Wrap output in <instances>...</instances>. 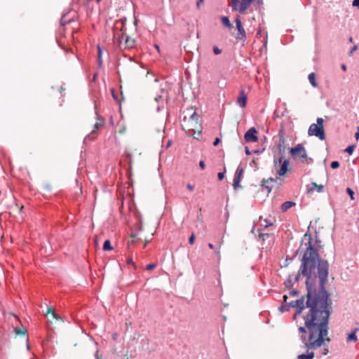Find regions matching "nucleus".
<instances>
[{"label": "nucleus", "mask_w": 359, "mask_h": 359, "mask_svg": "<svg viewBox=\"0 0 359 359\" xmlns=\"http://www.w3.org/2000/svg\"><path fill=\"white\" fill-rule=\"evenodd\" d=\"M358 48L357 45H354L349 51V55H351L354 51H355Z\"/></svg>", "instance_id": "obj_49"}, {"label": "nucleus", "mask_w": 359, "mask_h": 359, "mask_svg": "<svg viewBox=\"0 0 359 359\" xmlns=\"http://www.w3.org/2000/svg\"><path fill=\"white\" fill-rule=\"evenodd\" d=\"M126 21H127V19H126V17H124V18H121V19H119V20H117L116 21V24L119 23V22H121V23L122 24V27H121V32H123V29H124V27H125V26H126Z\"/></svg>", "instance_id": "obj_33"}, {"label": "nucleus", "mask_w": 359, "mask_h": 359, "mask_svg": "<svg viewBox=\"0 0 359 359\" xmlns=\"http://www.w3.org/2000/svg\"><path fill=\"white\" fill-rule=\"evenodd\" d=\"M308 79L309 80V82L311 83V85L313 86V87H317L318 86V83L316 81V74L314 72H311L309 74V76H308Z\"/></svg>", "instance_id": "obj_24"}, {"label": "nucleus", "mask_w": 359, "mask_h": 359, "mask_svg": "<svg viewBox=\"0 0 359 359\" xmlns=\"http://www.w3.org/2000/svg\"><path fill=\"white\" fill-rule=\"evenodd\" d=\"M235 23H236V29L238 30V32L236 35V39L237 41H241L242 42V43L244 44V43L246 41L247 37H246V33H245V29L243 26L241 19L239 18H236L235 19Z\"/></svg>", "instance_id": "obj_9"}, {"label": "nucleus", "mask_w": 359, "mask_h": 359, "mask_svg": "<svg viewBox=\"0 0 359 359\" xmlns=\"http://www.w3.org/2000/svg\"><path fill=\"white\" fill-rule=\"evenodd\" d=\"M341 68L344 72L346 71V69H347V67H346V65L345 64H341Z\"/></svg>", "instance_id": "obj_61"}, {"label": "nucleus", "mask_w": 359, "mask_h": 359, "mask_svg": "<svg viewBox=\"0 0 359 359\" xmlns=\"http://www.w3.org/2000/svg\"><path fill=\"white\" fill-rule=\"evenodd\" d=\"M187 189H188L189 190H190V191H193V190H194V186L193 184H188L187 185Z\"/></svg>", "instance_id": "obj_56"}, {"label": "nucleus", "mask_w": 359, "mask_h": 359, "mask_svg": "<svg viewBox=\"0 0 359 359\" xmlns=\"http://www.w3.org/2000/svg\"><path fill=\"white\" fill-rule=\"evenodd\" d=\"M199 115L196 113V111H194V113L190 116L189 121L195 122L196 124L198 123Z\"/></svg>", "instance_id": "obj_29"}, {"label": "nucleus", "mask_w": 359, "mask_h": 359, "mask_svg": "<svg viewBox=\"0 0 359 359\" xmlns=\"http://www.w3.org/2000/svg\"><path fill=\"white\" fill-rule=\"evenodd\" d=\"M161 99H162V96H161V95H158V96H156V97H155V100H156V102H158V101H159L160 100H161Z\"/></svg>", "instance_id": "obj_64"}, {"label": "nucleus", "mask_w": 359, "mask_h": 359, "mask_svg": "<svg viewBox=\"0 0 359 359\" xmlns=\"http://www.w3.org/2000/svg\"><path fill=\"white\" fill-rule=\"evenodd\" d=\"M295 205H296V203L293 201H285L283 203H282V205L280 206V210L283 212H285L290 208H291L292 207H294Z\"/></svg>", "instance_id": "obj_20"}, {"label": "nucleus", "mask_w": 359, "mask_h": 359, "mask_svg": "<svg viewBox=\"0 0 359 359\" xmlns=\"http://www.w3.org/2000/svg\"><path fill=\"white\" fill-rule=\"evenodd\" d=\"M127 264H131V265H133V266L135 269H136V265H135V262L133 261V259H132L131 258H128V259H127Z\"/></svg>", "instance_id": "obj_47"}, {"label": "nucleus", "mask_w": 359, "mask_h": 359, "mask_svg": "<svg viewBox=\"0 0 359 359\" xmlns=\"http://www.w3.org/2000/svg\"><path fill=\"white\" fill-rule=\"evenodd\" d=\"M250 167L253 168L255 170H258L259 167H258V163L256 162V160L255 159H253L250 163Z\"/></svg>", "instance_id": "obj_37"}, {"label": "nucleus", "mask_w": 359, "mask_h": 359, "mask_svg": "<svg viewBox=\"0 0 359 359\" xmlns=\"http://www.w3.org/2000/svg\"><path fill=\"white\" fill-rule=\"evenodd\" d=\"M221 22L225 27H226L229 29H231L233 27V24L231 22L228 16H222Z\"/></svg>", "instance_id": "obj_21"}, {"label": "nucleus", "mask_w": 359, "mask_h": 359, "mask_svg": "<svg viewBox=\"0 0 359 359\" xmlns=\"http://www.w3.org/2000/svg\"><path fill=\"white\" fill-rule=\"evenodd\" d=\"M292 276V274H289L284 282V285L287 290H290L293 287Z\"/></svg>", "instance_id": "obj_22"}, {"label": "nucleus", "mask_w": 359, "mask_h": 359, "mask_svg": "<svg viewBox=\"0 0 359 359\" xmlns=\"http://www.w3.org/2000/svg\"><path fill=\"white\" fill-rule=\"evenodd\" d=\"M237 3H239V0H231L232 10L236 9Z\"/></svg>", "instance_id": "obj_44"}, {"label": "nucleus", "mask_w": 359, "mask_h": 359, "mask_svg": "<svg viewBox=\"0 0 359 359\" xmlns=\"http://www.w3.org/2000/svg\"><path fill=\"white\" fill-rule=\"evenodd\" d=\"M213 53L215 54V55H219L222 53V50L220 48H219L217 46H213Z\"/></svg>", "instance_id": "obj_43"}, {"label": "nucleus", "mask_w": 359, "mask_h": 359, "mask_svg": "<svg viewBox=\"0 0 359 359\" xmlns=\"http://www.w3.org/2000/svg\"><path fill=\"white\" fill-rule=\"evenodd\" d=\"M332 301L329 303L320 313L313 312L312 318L306 320L304 325L309 332V339H313L316 337L317 332L319 335L325 337L328 334L329 320L332 313Z\"/></svg>", "instance_id": "obj_4"}, {"label": "nucleus", "mask_w": 359, "mask_h": 359, "mask_svg": "<svg viewBox=\"0 0 359 359\" xmlns=\"http://www.w3.org/2000/svg\"><path fill=\"white\" fill-rule=\"evenodd\" d=\"M278 310L282 313H285L288 311V308L287 303H281L280 306L278 307Z\"/></svg>", "instance_id": "obj_32"}, {"label": "nucleus", "mask_w": 359, "mask_h": 359, "mask_svg": "<svg viewBox=\"0 0 359 359\" xmlns=\"http://www.w3.org/2000/svg\"><path fill=\"white\" fill-rule=\"evenodd\" d=\"M355 137L357 140L359 139V127H358V131L355 133Z\"/></svg>", "instance_id": "obj_60"}, {"label": "nucleus", "mask_w": 359, "mask_h": 359, "mask_svg": "<svg viewBox=\"0 0 359 359\" xmlns=\"http://www.w3.org/2000/svg\"><path fill=\"white\" fill-rule=\"evenodd\" d=\"M327 281L328 279L318 277V290H311L309 286L306 294L294 301L297 314H302L306 308L309 309L304 316V322L312 318L313 312L320 313L324 307L332 302L331 293L326 288Z\"/></svg>", "instance_id": "obj_1"}, {"label": "nucleus", "mask_w": 359, "mask_h": 359, "mask_svg": "<svg viewBox=\"0 0 359 359\" xmlns=\"http://www.w3.org/2000/svg\"><path fill=\"white\" fill-rule=\"evenodd\" d=\"M247 101H248V96H247L246 93H245L244 90L242 89L240 91V95L238 97L236 102L241 108H244L246 107Z\"/></svg>", "instance_id": "obj_13"}, {"label": "nucleus", "mask_w": 359, "mask_h": 359, "mask_svg": "<svg viewBox=\"0 0 359 359\" xmlns=\"http://www.w3.org/2000/svg\"><path fill=\"white\" fill-rule=\"evenodd\" d=\"M311 226V222L307 228V231L302 238L298 252H299L300 254H302V256H304L306 253L309 255V252H313L316 265L318 266V277L328 279L330 265L328 261L325 259H323L320 255L319 251L321 248V241L318 236V232L316 229H315V241L314 242L313 241V236L310 231Z\"/></svg>", "instance_id": "obj_2"}, {"label": "nucleus", "mask_w": 359, "mask_h": 359, "mask_svg": "<svg viewBox=\"0 0 359 359\" xmlns=\"http://www.w3.org/2000/svg\"><path fill=\"white\" fill-rule=\"evenodd\" d=\"M111 95H112V97H113L114 100H116V101H118V97L115 94V90L114 88L111 89Z\"/></svg>", "instance_id": "obj_48"}, {"label": "nucleus", "mask_w": 359, "mask_h": 359, "mask_svg": "<svg viewBox=\"0 0 359 359\" xmlns=\"http://www.w3.org/2000/svg\"><path fill=\"white\" fill-rule=\"evenodd\" d=\"M126 34L124 32L121 34L120 36H118V39L117 40V48H118L120 50H122L124 48V43L123 42V40L124 38L126 39Z\"/></svg>", "instance_id": "obj_23"}, {"label": "nucleus", "mask_w": 359, "mask_h": 359, "mask_svg": "<svg viewBox=\"0 0 359 359\" xmlns=\"http://www.w3.org/2000/svg\"><path fill=\"white\" fill-rule=\"evenodd\" d=\"M293 259H294V257H290V258H286V259H285V262H286L285 266H287L290 262H292Z\"/></svg>", "instance_id": "obj_54"}, {"label": "nucleus", "mask_w": 359, "mask_h": 359, "mask_svg": "<svg viewBox=\"0 0 359 359\" xmlns=\"http://www.w3.org/2000/svg\"><path fill=\"white\" fill-rule=\"evenodd\" d=\"M138 22H139V20H138L136 18H135V20H134L133 24H134V25H135L136 27H137Z\"/></svg>", "instance_id": "obj_62"}, {"label": "nucleus", "mask_w": 359, "mask_h": 359, "mask_svg": "<svg viewBox=\"0 0 359 359\" xmlns=\"http://www.w3.org/2000/svg\"><path fill=\"white\" fill-rule=\"evenodd\" d=\"M313 255V252H309V255L306 253L304 256H302L298 272L294 278V282H299L301 276L306 278L305 287L306 291H308L309 286L311 287V290H318V266L316 265Z\"/></svg>", "instance_id": "obj_3"}, {"label": "nucleus", "mask_w": 359, "mask_h": 359, "mask_svg": "<svg viewBox=\"0 0 359 359\" xmlns=\"http://www.w3.org/2000/svg\"><path fill=\"white\" fill-rule=\"evenodd\" d=\"M156 267V264L151 263V264H149L146 265L145 269L148 270V271H150V270L154 269Z\"/></svg>", "instance_id": "obj_38"}, {"label": "nucleus", "mask_w": 359, "mask_h": 359, "mask_svg": "<svg viewBox=\"0 0 359 359\" xmlns=\"http://www.w3.org/2000/svg\"><path fill=\"white\" fill-rule=\"evenodd\" d=\"M325 340L329 341L330 339V338H325L323 336L318 334L317 338L316 337L313 339H309L307 344H306L305 348L308 349H316L323 346Z\"/></svg>", "instance_id": "obj_8"}, {"label": "nucleus", "mask_w": 359, "mask_h": 359, "mask_svg": "<svg viewBox=\"0 0 359 359\" xmlns=\"http://www.w3.org/2000/svg\"><path fill=\"white\" fill-rule=\"evenodd\" d=\"M195 239H196V236L194 233H192L189 238V243L190 245H193L194 243Z\"/></svg>", "instance_id": "obj_41"}, {"label": "nucleus", "mask_w": 359, "mask_h": 359, "mask_svg": "<svg viewBox=\"0 0 359 359\" xmlns=\"http://www.w3.org/2000/svg\"><path fill=\"white\" fill-rule=\"evenodd\" d=\"M340 166V163L338 161H334L331 162L330 167L332 169H337Z\"/></svg>", "instance_id": "obj_36"}, {"label": "nucleus", "mask_w": 359, "mask_h": 359, "mask_svg": "<svg viewBox=\"0 0 359 359\" xmlns=\"http://www.w3.org/2000/svg\"><path fill=\"white\" fill-rule=\"evenodd\" d=\"M245 152L247 156L251 155L252 154V151H251L248 147H245Z\"/></svg>", "instance_id": "obj_51"}, {"label": "nucleus", "mask_w": 359, "mask_h": 359, "mask_svg": "<svg viewBox=\"0 0 359 359\" xmlns=\"http://www.w3.org/2000/svg\"><path fill=\"white\" fill-rule=\"evenodd\" d=\"M102 48L100 45H97V62L98 65L100 67L102 65Z\"/></svg>", "instance_id": "obj_25"}, {"label": "nucleus", "mask_w": 359, "mask_h": 359, "mask_svg": "<svg viewBox=\"0 0 359 359\" xmlns=\"http://www.w3.org/2000/svg\"><path fill=\"white\" fill-rule=\"evenodd\" d=\"M306 355H307V357H308V359H313L315 356V354L313 351H309V349L307 348L306 350Z\"/></svg>", "instance_id": "obj_42"}, {"label": "nucleus", "mask_w": 359, "mask_h": 359, "mask_svg": "<svg viewBox=\"0 0 359 359\" xmlns=\"http://www.w3.org/2000/svg\"><path fill=\"white\" fill-rule=\"evenodd\" d=\"M204 0H198L196 2V7L199 8L201 4L203 3Z\"/></svg>", "instance_id": "obj_59"}, {"label": "nucleus", "mask_w": 359, "mask_h": 359, "mask_svg": "<svg viewBox=\"0 0 359 359\" xmlns=\"http://www.w3.org/2000/svg\"><path fill=\"white\" fill-rule=\"evenodd\" d=\"M284 143V137L280 136L278 144L279 156L273 158V168L276 170V174L280 177H283L287 174L290 165L289 159L283 158V153L285 149Z\"/></svg>", "instance_id": "obj_5"}, {"label": "nucleus", "mask_w": 359, "mask_h": 359, "mask_svg": "<svg viewBox=\"0 0 359 359\" xmlns=\"http://www.w3.org/2000/svg\"><path fill=\"white\" fill-rule=\"evenodd\" d=\"M14 331L18 335H25L27 333V330L25 327H15Z\"/></svg>", "instance_id": "obj_28"}, {"label": "nucleus", "mask_w": 359, "mask_h": 359, "mask_svg": "<svg viewBox=\"0 0 359 359\" xmlns=\"http://www.w3.org/2000/svg\"><path fill=\"white\" fill-rule=\"evenodd\" d=\"M255 0H241L239 3H237L236 9L233 10V11H238L240 13L243 14L246 10L249 8L250 4Z\"/></svg>", "instance_id": "obj_12"}, {"label": "nucleus", "mask_w": 359, "mask_h": 359, "mask_svg": "<svg viewBox=\"0 0 359 359\" xmlns=\"http://www.w3.org/2000/svg\"><path fill=\"white\" fill-rule=\"evenodd\" d=\"M355 146L354 144L348 145L344 150L345 152L348 153V155H351L353 153Z\"/></svg>", "instance_id": "obj_31"}, {"label": "nucleus", "mask_w": 359, "mask_h": 359, "mask_svg": "<svg viewBox=\"0 0 359 359\" xmlns=\"http://www.w3.org/2000/svg\"><path fill=\"white\" fill-rule=\"evenodd\" d=\"M102 249L104 251H110L114 249L109 240L107 239L104 242Z\"/></svg>", "instance_id": "obj_26"}, {"label": "nucleus", "mask_w": 359, "mask_h": 359, "mask_svg": "<svg viewBox=\"0 0 359 359\" xmlns=\"http://www.w3.org/2000/svg\"><path fill=\"white\" fill-rule=\"evenodd\" d=\"M136 40L135 39H132L130 36L126 35V39L124 41V48H132L135 46Z\"/></svg>", "instance_id": "obj_18"}, {"label": "nucleus", "mask_w": 359, "mask_h": 359, "mask_svg": "<svg viewBox=\"0 0 359 359\" xmlns=\"http://www.w3.org/2000/svg\"><path fill=\"white\" fill-rule=\"evenodd\" d=\"M243 172H244V169L243 168H238L236 171V173H235V177H239L241 178H242V176H243Z\"/></svg>", "instance_id": "obj_34"}, {"label": "nucleus", "mask_w": 359, "mask_h": 359, "mask_svg": "<svg viewBox=\"0 0 359 359\" xmlns=\"http://www.w3.org/2000/svg\"><path fill=\"white\" fill-rule=\"evenodd\" d=\"M257 130L255 127L248 129L245 135L244 140L246 142H255L258 141Z\"/></svg>", "instance_id": "obj_11"}, {"label": "nucleus", "mask_w": 359, "mask_h": 359, "mask_svg": "<svg viewBox=\"0 0 359 359\" xmlns=\"http://www.w3.org/2000/svg\"><path fill=\"white\" fill-rule=\"evenodd\" d=\"M346 191L347 194L350 196L351 199L354 200V191L351 188L347 187Z\"/></svg>", "instance_id": "obj_35"}, {"label": "nucleus", "mask_w": 359, "mask_h": 359, "mask_svg": "<svg viewBox=\"0 0 359 359\" xmlns=\"http://www.w3.org/2000/svg\"><path fill=\"white\" fill-rule=\"evenodd\" d=\"M48 313H51L53 316V318L56 320H58L60 318V316L55 313V310L50 306H47V314H48Z\"/></svg>", "instance_id": "obj_30"}, {"label": "nucleus", "mask_w": 359, "mask_h": 359, "mask_svg": "<svg viewBox=\"0 0 359 359\" xmlns=\"http://www.w3.org/2000/svg\"><path fill=\"white\" fill-rule=\"evenodd\" d=\"M324 120L323 118H317L316 123H312L308 130L309 136H316L320 140H325L326 135L324 128Z\"/></svg>", "instance_id": "obj_7"}, {"label": "nucleus", "mask_w": 359, "mask_h": 359, "mask_svg": "<svg viewBox=\"0 0 359 359\" xmlns=\"http://www.w3.org/2000/svg\"><path fill=\"white\" fill-rule=\"evenodd\" d=\"M264 151V148L257 149L252 151V154H259Z\"/></svg>", "instance_id": "obj_45"}, {"label": "nucleus", "mask_w": 359, "mask_h": 359, "mask_svg": "<svg viewBox=\"0 0 359 359\" xmlns=\"http://www.w3.org/2000/svg\"><path fill=\"white\" fill-rule=\"evenodd\" d=\"M241 179L242 178H241L239 177L234 176L233 181V187L234 189H237L241 187L240 182L241 181Z\"/></svg>", "instance_id": "obj_27"}, {"label": "nucleus", "mask_w": 359, "mask_h": 359, "mask_svg": "<svg viewBox=\"0 0 359 359\" xmlns=\"http://www.w3.org/2000/svg\"><path fill=\"white\" fill-rule=\"evenodd\" d=\"M220 142H221L220 138L216 137L213 142V145L216 147L220 143Z\"/></svg>", "instance_id": "obj_50"}, {"label": "nucleus", "mask_w": 359, "mask_h": 359, "mask_svg": "<svg viewBox=\"0 0 359 359\" xmlns=\"http://www.w3.org/2000/svg\"><path fill=\"white\" fill-rule=\"evenodd\" d=\"M263 4V0H257L256 1V6L257 7H259L260 6H262Z\"/></svg>", "instance_id": "obj_57"}, {"label": "nucleus", "mask_w": 359, "mask_h": 359, "mask_svg": "<svg viewBox=\"0 0 359 359\" xmlns=\"http://www.w3.org/2000/svg\"><path fill=\"white\" fill-rule=\"evenodd\" d=\"M314 189H316L318 193H322L324 191V186L322 184L318 185L316 182H311L310 184L307 185L308 193L313 191Z\"/></svg>", "instance_id": "obj_16"}, {"label": "nucleus", "mask_w": 359, "mask_h": 359, "mask_svg": "<svg viewBox=\"0 0 359 359\" xmlns=\"http://www.w3.org/2000/svg\"><path fill=\"white\" fill-rule=\"evenodd\" d=\"M265 222H266V224H265V226H271L273 224L272 222H269L266 219H265Z\"/></svg>", "instance_id": "obj_63"}, {"label": "nucleus", "mask_w": 359, "mask_h": 359, "mask_svg": "<svg viewBox=\"0 0 359 359\" xmlns=\"http://www.w3.org/2000/svg\"><path fill=\"white\" fill-rule=\"evenodd\" d=\"M308 330L306 327V325L304 327L300 326L298 329L299 333L302 334L300 335V340L304 344V346H306V344L309 341V336H307V330Z\"/></svg>", "instance_id": "obj_14"}, {"label": "nucleus", "mask_w": 359, "mask_h": 359, "mask_svg": "<svg viewBox=\"0 0 359 359\" xmlns=\"http://www.w3.org/2000/svg\"><path fill=\"white\" fill-rule=\"evenodd\" d=\"M287 305L288 311H290V309L291 308H294L295 309V306L294 305V301H291L290 302H287Z\"/></svg>", "instance_id": "obj_46"}, {"label": "nucleus", "mask_w": 359, "mask_h": 359, "mask_svg": "<svg viewBox=\"0 0 359 359\" xmlns=\"http://www.w3.org/2000/svg\"><path fill=\"white\" fill-rule=\"evenodd\" d=\"M300 293L299 290H298L297 289H292L290 292V295L292 296V297H295V296H297L299 295Z\"/></svg>", "instance_id": "obj_39"}, {"label": "nucleus", "mask_w": 359, "mask_h": 359, "mask_svg": "<svg viewBox=\"0 0 359 359\" xmlns=\"http://www.w3.org/2000/svg\"><path fill=\"white\" fill-rule=\"evenodd\" d=\"M283 134H284V128H283V126H282L281 128L278 131L279 139L280 138V136L283 137Z\"/></svg>", "instance_id": "obj_53"}, {"label": "nucleus", "mask_w": 359, "mask_h": 359, "mask_svg": "<svg viewBox=\"0 0 359 359\" xmlns=\"http://www.w3.org/2000/svg\"><path fill=\"white\" fill-rule=\"evenodd\" d=\"M95 115H96V119L97 120V122L94 125V127H93V131L91 132L90 134H88L84 139L83 142H86V141L88 140V139H90V140H94L95 138V136H93L94 134H95L97 131L98 129H100V128L103 127L104 125V119L100 116L99 115V114L97 113V111H95Z\"/></svg>", "instance_id": "obj_10"}, {"label": "nucleus", "mask_w": 359, "mask_h": 359, "mask_svg": "<svg viewBox=\"0 0 359 359\" xmlns=\"http://www.w3.org/2000/svg\"><path fill=\"white\" fill-rule=\"evenodd\" d=\"M199 167L202 169V170H204L205 168V161H200L199 162Z\"/></svg>", "instance_id": "obj_52"}, {"label": "nucleus", "mask_w": 359, "mask_h": 359, "mask_svg": "<svg viewBox=\"0 0 359 359\" xmlns=\"http://www.w3.org/2000/svg\"><path fill=\"white\" fill-rule=\"evenodd\" d=\"M359 330L358 327L355 328L353 330L351 331V333L348 334V337L346 338L347 342L354 341L356 342L358 341V337L356 335V332Z\"/></svg>", "instance_id": "obj_19"}, {"label": "nucleus", "mask_w": 359, "mask_h": 359, "mask_svg": "<svg viewBox=\"0 0 359 359\" xmlns=\"http://www.w3.org/2000/svg\"><path fill=\"white\" fill-rule=\"evenodd\" d=\"M72 11V10H69L68 12L64 13L60 19V25L61 26H65L66 25L71 23L72 22L74 21V16H72L70 18H67L68 14Z\"/></svg>", "instance_id": "obj_17"}, {"label": "nucleus", "mask_w": 359, "mask_h": 359, "mask_svg": "<svg viewBox=\"0 0 359 359\" xmlns=\"http://www.w3.org/2000/svg\"><path fill=\"white\" fill-rule=\"evenodd\" d=\"M290 153L294 160L306 161L307 163H312L313 160L308 156L305 147L302 144H297L295 147L290 148Z\"/></svg>", "instance_id": "obj_6"}, {"label": "nucleus", "mask_w": 359, "mask_h": 359, "mask_svg": "<svg viewBox=\"0 0 359 359\" xmlns=\"http://www.w3.org/2000/svg\"><path fill=\"white\" fill-rule=\"evenodd\" d=\"M279 178L278 177H276V178H273V177H269V179L267 180H265V179H263L261 182V186L262 187H264L266 190H267V192L268 194L270 193L271 191V189H272V187H270L269 185V182H277V180H278Z\"/></svg>", "instance_id": "obj_15"}, {"label": "nucleus", "mask_w": 359, "mask_h": 359, "mask_svg": "<svg viewBox=\"0 0 359 359\" xmlns=\"http://www.w3.org/2000/svg\"><path fill=\"white\" fill-rule=\"evenodd\" d=\"M225 172L226 169L224 168L223 172H218L217 177L219 181H222L224 178Z\"/></svg>", "instance_id": "obj_40"}, {"label": "nucleus", "mask_w": 359, "mask_h": 359, "mask_svg": "<svg viewBox=\"0 0 359 359\" xmlns=\"http://www.w3.org/2000/svg\"><path fill=\"white\" fill-rule=\"evenodd\" d=\"M352 5L353 6H359V0H353Z\"/></svg>", "instance_id": "obj_58"}, {"label": "nucleus", "mask_w": 359, "mask_h": 359, "mask_svg": "<svg viewBox=\"0 0 359 359\" xmlns=\"http://www.w3.org/2000/svg\"><path fill=\"white\" fill-rule=\"evenodd\" d=\"M287 299H288L287 295V294H284L283 296V301H282V302L283 303H287Z\"/></svg>", "instance_id": "obj_55"}]
</instances>
